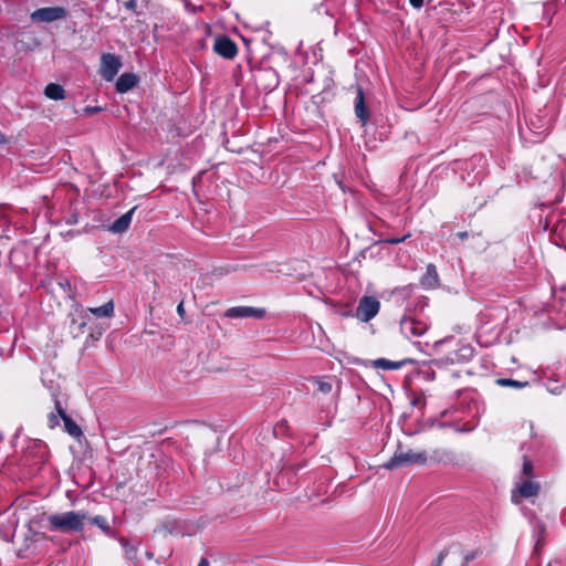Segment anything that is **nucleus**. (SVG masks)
Returning <instances> with one entry per match:
<instances>
[{"instance_id": "f257e3e1", "label": "nucleus", "mask_w": 566, "mask_h": 566, "mask_svg": "<svg viewBox=\"0 0 566 566\" xmlns=\"http://www.w3.org/2000/svg\"><path fill=\"white\" fill-rule=\"evenodd\" d=\"M429 298L422 296L417 300L413 311L406 313L400 319V332L407 337H420L429 328L428 318L423 315V310L428 306Z\"/></svg>"}, {"instance_id": "f03ea898", "label": "nucleus", "mask_w": 566, "mask_h": 566, "mask_svg": "<svg viewBox=\"0 0 566 566\" xmlns=\"http://www.w3.org/2000/svg\"><path fill=\"white\" fill-rule=\"evenodd\" d=\"M87 514L83 511H67L48 516V523L52 531L62 533H81L84 530V521Z\"/></svg>"}, {"instance_id": "7ed1b4c3", "label": "nucleus", "mask_w": 566, "mask_h": 566, "mask_svg": "<svg viewBox=\"0 0 566 566\" xmlns=\"http://www.w3.org/2000/svg\"><path fill=\"white\" fill-rule=\"evenodd\" d=\"M428 461V454L426 451L415 452L411 449H402L399 447L391 459L384 464L387 470H394L401 467H408L411 464H426Z\"/></svg>"}, {"instance_id": "20e7f679", "label": "nucleus", "mask_w": 566, "mask_h": 566, "mask_svg": "<svg viewBox=\"0 0 566 566\" xmlns=\"http://www.w3.org/2000/svg\"><path fill=\"white\" fill-rule=\"evenodd\" d=\"M48 460V447L41 440L31 441L24 451L22 462L31 471L39 470Z\"/></svg>"}, {"instance_id": "39448f33", "label": "nucleus", "mask_w": 566, "mask_h": 566, "mask_svg": "<svg viewBox=\"0 0 566 566\" xmlns=\"http://www.w3.org/2000/svg\"><path fill=\"white\" fill-rule=\"evenodd\" d=\"M380 310V302L374 296H363L355 312L349 311L344 316H352L358 318L360 322L367 323L374 318Z\"/></svg>"}, {"instance_id": "423d86ee", "label": "nucleus", "mask_w": 566, "mask_h": 566, "mask_svg": "<svg viewBox=\"0 0 566 566\" xmlns=\"http://www.w3.org/2000/svg\"><path fill=\"white\" fill-rule=\"evenodd\" d=\"M88 313L95 315L96 317H112L114 315V303L109 301L98 307H88L87 310H82L78 314V318L73 317L71 319V326L76 325L78 333L84 332V327L90 321Z\"/></svg>"}, {"instance_id": "0eeeda50", "label": "nucleus", "mask_w": 566, "mask_h": 566, "mask_svg": "<svg viewBox=\"0 0 566 566\" xmlns=\"http://www.w3.org/2000/svg\"><path fill=\"white\" fill-rule=\"evenodd\" d=\"M67 17V10L63 7H44L34 10L30 18L32 22L36 23H51L57 20H63Z\"/></svg>"}, {"instance_id": "6e6552de", "label": "nucleus", "mask_w": 566, "mask_h": 566, "mask_svg": "<svg viewBox=\"0 0 566 566\" xmlns=\"http://www.w3.org/2000/svg\"><path fill=\"white\" fill-rule=\"evenodd\" d=\"M122 67V61L118 55L104 53L101 56L99 75L106 82H112Z\"/></svg>"}, {"instance_id": "1a4fd4ad", "label": "nucleus", "mask_w": 566, "mask_h": 566, "mask_svg": "<svg viewBox=\"0 0 566 566\" xmlns=\"http://www.w3.org/2000/svg\"><path fill=\"white\" fill-rule=\"evenodd\" d=\"M265 308L252 306H233L226 311L228 318H255L262 319L265 316Z\"/></svg>"}, {"instance_id": "9d476101", "label": "nucleus", "mask_w": 566, "mask_h": 566, "mask_svg": "<svg viewBox=\"0 0 566 566\" xmlns=\"http://www.w3.org/2000/svg\"><path fill=\"white\" fill-rule=\"evenodd\" d=\"M213 50L220 56L231 60L237 56V44L227 35H220L214 40Z\"/></svg>"}, {"instance_id": "9b49d317", "label": "nucleus", "mask_w": 566, "mask_h": 566, "mask_svg": "<svg viewBox=\"0 0 566 566\" xmlns=\"http://www.w3.org/2000/svg\"><path fill=\"white\" fill-rule=\"evenodd\" d=\"M547 312L549 317L558 324H566V292H562L558 297H555Z\"/></svg>"}, {"instance_id": "f8f14e48", "label": "nucleus", "mask_w": 566, "mask_h": 566, "mask_svg": "<svg viewBox=\"0 0 566 566\" xmlns=\"http://www.w3.org/2000/svg\"><path fill=\"white\" fill-rule=\"evenodd\" d=\"M474 356V348L469 345H461L457 350L448 354L450 364H465L469 363Z\"/></svg>"}, {"instance_id": "ddd939ff", "label": "nucleus", "mask_w": 566, "mask_h": 566, "mask_svg": "<svg viewBox=\"0 0 566 566\" xmlns=\"http://www.w3.org/2000/svg\"><path fill=\"white\" fill-rule=\"evenodd\" d=\"M355 115L358 120L365 126L369 120V112L365 104V95L361 87H357V94L355 98Z\"/></svg>"}, {"instance_id": "4468645a", "label": "nucleus", "mask_w": 566, "mask_h": 566, "mask_svg": "<svg viewBox=\"0 0 566 566\" xmlns=\"http://www.w3.org/2000/svg\"><path fill=\"white\" fill-rule=\"evenodd\" d=\"M137 209V206L133 207L130 210H128L126 213L122 214L119 218H117L109 227V230L113 233L122 234L126 232L132 223L133 216Z\"/></svg>"}, {"instance_id": "2eb2a0df", "label": "nucleus", "mask_w": 566, "mask_h": 566, "mask_svg": "<svg viewBox=\"0 0 566 566\" xmlns=\"http://www.w3.org/2000/svg\"><path fill=\"white\" fill-rule=\"evenodd\" d=\"M138 84V76L134 73H123L115 83V90L119 94H125Z\"/></svg>"}, {"instance_id": "dca6fc26", "label": "nucleus", "mask_w": 566, "mask_h": 566, "mask_svg": "<svg viewBox=\"0 0 566 566\" xmlns=\"http://www.w3.org/2000/svg\"><path fill=\"white\" fill-rule=\"evenodd\" d=\"M420 284L424 289H437L440 285L439 274L434 264L429 263L424 274L420 279Z\"/></svg>"}, {"instance_id": "f3484780", "label": "nucleus", "mask_w": 566, "mask_h": 566, "mask_svg": "<svg viewBox=\"0 0 566 566\" xmlns=\"http://www.w3.org/2000/svg\"><path fill=\"white\" fill-rule=\"evenodd\" d=\"M541 490L538 482L532 481L531 479H522L517 486V491L521 497L530 499L536 496Z\"/></svg>"}, {"instance_id": "a211bd4d", "label": "nucleus", "mask_w": 566, "mask_h": 566, "mask_svg": "<svg viewBox=\"0 0 566 566\" xmlns=\"http://www.w3.org/2000/svg\"><path fill=\"white\" fill-rule=\"evenodd\" d=\"M455 455L448 449H436L428 455V461L433 463L449 464L453 463Z\"/></svg>"}, {"instance_id": "6ab92c4d", "label": "nucleus", "mask_w": 566, "mask_h": 566, "mask_svg": "<svg viewBox=\"0 0 566 566\" xmlns=\"http://www.w3.org/2000/svg\"><path fill=\"white\" fill-rule=\"evenodd\" d=\"M54 409L55 412H50L48 416V426L51 429H54L60 424V419L63 420L69 415L66 413V410L63 408L60 400L54 398Z\"/></svg>"}, {"instance_id": "aec40b11", "label": "nucleus", "mask_w": 566, "mask_h": 566, "mask_svg": "<svg viewBox=\"0 0 566 566\" xmlns=\"http://www.w3.org/2000/svg\"><path fill=\"white\" fill-rule=\"evenodd\" d=\"M118 543L120 544L122 548L124 549L125 556L132 560H137V553L139 548V542L137 541H129L125 537H116Z\"/></svg>"}, {"instance_id": "412c9836", "label": "nucleus", "mask_w": 566, "mask_h": 566, "mask_svg": "<svg viewBox=\"0 0 566 566\" xmlns=\"http://www.w3.org/2000/svg\"><path fill=\"white\" fill-rule=\"evenodd\" d=\"M455 240H459L461 242L470 240L471 248H484L485 244V242H481V234L469 231L457 232L455 234H453V242H455Z\"/></svg>"}, {"instance_id": "4be33fe9", "label": "nucleus", "mask_w": 566, "mask_h": 566, "mask_svg": "<svg viewBox=\"0 0 566 566\" xmlns=\"http://www.w3.org/2000/svg\"><path fill=\"white\" fill-rule=\"evenodd\" d=\"M411 359H402L398 361L389 360L387 358H378L373 361V366L378 369L384 370H397L405 366L408 363H411Z\"/></svg>"}, {"instance_id": "5701e85b", "label": "nucleus", "mask_w": 566, "mask_h": 566, "mask_svg": "<svg viewBox=\"0 0 566 566\" xmlns=\"http://www.w3.org/2000/svg\"><path fill=\"white\" fill-rule=\"evenodd\" d=\"M528 128L532 133H534L538 138H542L546 135L549 129L548 120H543L539 117L531 118Z\"/></svg>"}, {"instance_id": "b1692460", "label": "nucleus", "mask_w": 566, "mask_h": 566, "mask_svg": "<svg viewBox=\"0 0 566 566\" xmlns=\"http://www.w3.org/2000/svg\"><path fill=\"white\" fill-rule=\"evenodd\" d=\"M44 95L53 101H61L65 97V91L62 85L50 83L44 88Z\"/></svg>"}, {"instance_id": "393cba45", "label": "nucleus", "mask_w": 566, "mask_h": 566, "mask_svg": "<svg viewBox=\"0 0 566 566\" xmlns=\"http://www.w3.org/2000/svg\"><path fill=\"white\" fill-rule=\"evenodd\" d=\"M91 523L97 526L106 536L116 538L115 532L109 526L107 520L102 515H95L90 518Z\"/></svg>"}, {"instance_id": "a878e982", "label": "nucleus", "mask_w": 566, "mask_h": 566, "mask_svg": "<svg viewBox=\"0 0 566 566\" xmlns=\"http://www.w3.org/2000/svg\"><path fill=\"white\" fill-rule=\"evenodd\" d=\"M63 423L65 432H67L71 437L78 438L82 436L83 432L80 426L70 416L63 419Z\"/></svg>"}, {"instance_id": "bb28decb", "label": "nucleus", "mask_w": 566, "mask_h": 566, "mask_svg": "<svg viewBox=\"0 0 566 566\" xmlns=\"http://www.w3.org/2000/svg\"><path fill=\"white\" fill-rule=\"evenodd\" d=\"M417 375L426 381H432L436 379V369L429 363H423L419 367Z\"/></svg>"}, {"instance_id": "cd10ccee", "label": "nucleus", "mask_w": 566, "mask_h": 566, "mask_svg": "<svg viewBox=\"0 0 566 566\" xmlns=\"http://www.w3.org/2000/svg\"><path fill=\"white\" fill-rule=\"evenodd\" d=\"M495 384L500 387H511L514 389H523L528 386V381H520L511 378H496Z\"/></svg>"}, {"instance_id": "c85d7f7f", "label": "nucleus", "mask_w": 566, "mask_h": 566, "mask_svg": "<svg viewBox=\"0 0 566 566\" xmlns=\"http://www.w3.org/2000/svg\"><path fill=\"white\" fill-rule=\"evenodd\" d=\"M546 389L554 395L560 394L565 387V384L559 379L548 378L545 382Z\"/></svg>"}, {"instance_id": "c756f323", "label": "nucleus", "mask_w": 566, "mask_h": 566, "mask_svg": "<svg viewBox=\"0 0 566 566\" xmlns=\"http://www.w3.org/2000/svg\"><path fill=\"white\" fill-rule=\"evenodd\" d=\"M119 6H122L126 11L132 12L134 14H139L137 11V1L136 0H115Z\"/></svg>"}, {"instance_id": "7c9ffc66", "label": "nucleus", "mask_w": 566, "mask_h": 566, "mask_svg": "<svg viewBox=\"0 0 566 566\" xmlns=\"http://www.w3.org/2000/svg\"><path fill=\"white\" fill-rule=\"evenodd\" d=\"M287 429H289L287 421L282 420L273 427L272 431H273L274 437H277V436L286 434Z\"/></svg>"}, {"instance_id": "2f4dec72", "label": "nucleus", "mask_w": 566, "mask_h": 566, "mask_svg": "<svg viewBox=\"0 0 566 566\" xmlns=\"http://www.w3.org/2000/svg\"><path fill=\"white\" fill-rule=\"evenodd\" d=\"M482 554V551L480 548H476L472 552L467 553L463 556V562L461 566H468L472 560L478 558Z\"/></svg>"}, {"instance_id": "473e14b6", "label": "nucleus", "mask_w": 566, "mask_h": 566, "mask_svg": "<svg viewBox=\"0 0 566 566\" xmlns=\"http://www.w3.org/2000/svg\"><path fill=\"white\" fill-rule=\"evenodd\" d=\"M533 472V464L530 460H524L523 467H522V479H530L532 476Z\"/></svg>"}, {"instance_id": "72a5a7b5", "label": "nucleus", "mask_w": 566, "mask_h": 566, "mask_svg": "<svg viewBox=\"0 0 566 566\" xmlns=\"http://www.w3.org/2000/svg\"><path fill=\"white\" fill-rule=\"evenodd\" d=\"M429 364L436 369H442L450 364V360L448 359V355L443 358L432 359L429 361Z\"/></svg>"}, {"instance_id": "f704fd0d", "label": "nucleus", "mask_w": 566, "mask_h": 566, "mask_svg": "<svg viewBox=\"0 0 566 566\" xmlns=\"http://www.w3.org/2000/svg\"><path fill=\"white\" fill-rule=\"evenodd\" d=\"M318 391L323 394H329L332 391V382L322 379L316 380Z\"/></svg>"}, {"instance_id": "c9c22d12", "label": "nucleus", "mask_w": 566, "mask_h": 566, "mask_svg": "<svg viewBox=\"0 0 566 566\" xmlns=\"http://www.w3.org/2000/svg\"><path fill=\"white\" fill-rule=\"evenodd\" d=\"M448 554H449V549L448 548H444L443 551H441L438 554V556L431 562L430 566H441L443 560L448 556Z\"/></svg>"}, {"instance_id": "e433bc0d", "label": "nucleus", "mask_w": 566, "mask_h": 566, "mask_svg": "<svg viewBox=\"0 0 566 566\" xmlns=\"http://www.w3.org/2000/svg\"><path fill=\"white\" fill-rule=\"evenodd\" d=\"M409 237H410V233H407L400 238L399 237L386 238L381 242L387 243V244H398V243L406 241Z\"/></svg>"}, {"instance_id": "4c0bfd02", "label": "nucleus", "mask_w": 566, "mask_h": 566, "mask_svg": "<svg viewBox=\"0 0 566 566\" xmlns=\"http://www.w3.org/2000/svg\"><path fill=\"white\" fill-rule=\"evenodd\" d=\"M545 533V526L544 524L539 523L534 528V536L537 538L535 544V551L538 548L539 537L543 536Z\"/></svg>"}, {"instance_id": "58836bf2", "label": "nucleus", "mask_w": 566, "mask_h": 566, "mask_svg": "<svg viewBox=\"0 0 566 566\" xmlns=\"http://www.w3.org/2000/svg\"><path fill=\"white\" fill-rule=\"evenodd\" d=\"M411 403H412L415 407H420V408H422V407H424V405H426V399H424V397H421V396H419V397H415V398L412 399Z\"/></svg>"}, {"instance_id": "ea45409f", "label": "nucleus", "mask_w": 566, "mask_h": 566, "mask_svg": "<svg viewBox=\"0 0 566 566\" xmlns=\"http://www.w3.org/2000/svg\"><path fill=\"white\" fill-rule=\"evenodd\" d=\"M264 75L272 76L274 78L273 88L277 86V84H279L277 75L273 70L270 69V70L264 71Z\"/></svg>"}, {"instance_id": "a19ab883", "label": "nucleus", "mask_w": 566, "mask_h": 566, "mask_svg": "<svg viewBox=\"0 0 566 566\" xmlns=\"http://www.w3.org/2000/svg\"><path fill=\"white\" fill-rule=\"evenodd\" d=\"M101 111H102V107H99V106H86L84 108V112L86 114H94V113H97V112H101Z\"/></svg>"}, {"instance_id": "79ce46f5", "label": "nucleus", "mask_w": 566, "mask_h": 566, "mask_svg": "<svg viewBox=\"0 0 566 566\" xmlns=\"http://www.w3.org/2000/svg\"><path fill=\"white\" fill-rule=\"evenodd\" d=\"M423 1H424V0H409L410 4H411L415 9H420V8L423 6Z\"/></svg>"}, {"instance_id": "37998d69", "label": "nucleus", "mask_w": 566, "mask_h": 566, "mask_svg": "<svg viewBox=\"0 0 566 566\" xmlns=\"http://www.w3.org/2000/svg\"><path fill=\"white\" fill-rule=\"evenodd\" d=\"M198 566H210V563H209L208 558L202 557L200 559V562L198 563Z\"/></svg>"}, {"instance_id": "c03bdc74", "label": "nucleus", "mask_w": 566, "mask_h": 566, "mask_svg": "<svg viewBox=\"0 0 566 566\" xmlns=\"http://www.w3.org/2000/svg\"><path fill=\"white\" fill-rule=\"evenodd\" d=\"M8 142V137L0 132V144H7Z\"/></svg>"}, {"instance_id": "a18cd8bd", "label": "nucleus", "mask_w": 566, "mask_h": 566, "mask_svg": "<svg viewBox=\"0 0 566 566\" xmlns=\"http://www.w3.org/2000/svg\"><path fill=\"white\" fill-rule=\"evenodd\" d=\"M177 312L179 315H184L185 313V310H184V304L182 302L177 306Z\"/></svg>"}, {"instance_id": "49530a36", "label": "nucleus", "mask_w": 566, "mask_h": 566, "mask_svg": "<svg viewBox=\"0 0 566 566\" xmlns=\"http://www.w3.org/2000/svg\"><path fill=\"white\" fill-rule=\"evenodd\" d=\"M146 558L147 559H153L154 558V554L151 552H146Z\"/></svg>"}, {"instance_id": "de8ad7c7", "label": "nucleus", "mask_w": 566, "mask_h": 566, "mask_svg": "<svg viewBox=\"0 0 566 566\" xmlns=\"http://www.w3.org/2000/svg\"><path fill=\"white\" fill-rule=\"evenodd\" d=\"M447 339H441L434 343V347H439L441 344H443Z\"/></svg>"}, {"instance_id": "09e8293b", "label": "nucleus", "mask_w": 566, "mask_h": 566, "mask_svg": "<svg viewBox=\"0 0 566 566\" xmlns=\"http://www.w3.org/2000/svg\"><path fill=\"white\" fill-rule=\"evenodd\" d=\"M558 562H555V563H549L547 566H558Z\"/></svg>"}, {"instance_id": "8fccbe9b", "label": "nucleus", "mask_w": 566, "mask_h": 566, "mask_svg": "<svg viewBox=\"0 0 566 566\" xmlns=\"http://www.w3.org/2000/svg\"><path fill=\"white\" fill-rule=\"evenodd\" d=\"M512 499H513V501H514L515 503H517V500H515V495H514V494L512 495Z\"/></svg>"}]
</instances>
